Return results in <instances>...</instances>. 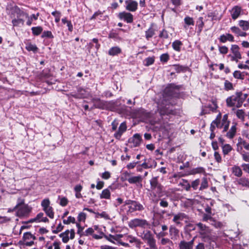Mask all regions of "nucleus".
Here are the masks:
<instances>
[{"mask_svg": "<svg viewBox=\"0 0 249 249\" xmlns=\"http://www.w3.org/2000/svg\"><path fill=\"white\" fill-rule=\"evenodd\" d=\"M241 166L245 172L249 174V163H243Z\"/></svg>", "mask_w": 249, "mask_h": 249, "instance_id": "774afa93", "label": "nucleus"}, {"mask_svg": "<svg viewBox=\"0 0 249 249\" xmlns=\"http://www.w3.org/2000/svg\"><path fill=\"white\" fill-rule=\"evenodd\" d=\"M237 184L246 188H249V180L245 177L240 178L237 180Z\"/></svg>", "mask_w": 249, "mask_h": 249, "instance_id": "a878e982", "label": "nucleus"}, {"mask_svg": "<svg viewBox=\"0 0 249 249\" xmlns=\"http://www.w3.org/2000/svg\"><path fill=\"white\" fill-rule=\"evenodd\" d=\"M182 45V43L178 40H175L172 43L173 48L177 52H180Z\"/></svg>", "mask_w": 249, "mask_h": 249, "instance_id": "f704fd0d", "label": "nucleus"}, {"mask_svg": "<svg viewBox=\"0 0 249 249\" xmlns=\"http://www.w3.org/2000/svg\"><path fill=\"white\" fill-rule=\"evenodd\" d=\"M179 249H193V248L185 241H181L178 245Z\"/></svg>", "mask_w": 249, "mask_h": 249, "instance_id": "4c0bfd02", "label": "nucleus"}, {"mask_svg": "<svg viewBox=\"0 0 249 249\" xmlns=\"http://www.w3.org/2000/svg\"><path fill=\"white\" fill-rule=\"evenodd\" d=\"M224 88L227 90H231L233 89L232 84L229 81L226 80L224 83Z\"/></svg>", "mask_w": 249, "mask_h": 249, "instance_id": "680f3d73", "label": "nucleus"}, {"mask_svg": "<svg viewBox=\"0 0 249 249\" xmlns=\"http://www.w3.org/2000/svg\"><path fill=\"white\" fill-rule=\"evenodd\" d=\"M120 19L124 20L127 23H132L133 21V16L130 13L125 12L120 13L118 15Z\"/></svg>", "mask_w": 249, "mask_h": 249, "instance_id": "4468645a", "label": "nucleus"}, {"mask_svg": "<svg viewBox=\"0 0 249 249\" xmlns=\"http://www.w3.org/2000/svg\"><path fill=\"white\" fill-rule=\"evenodd\" d=\"M142 141L141 136L139 134H134L132 137L129 139V143L131 147H136L139 146Z\"/></svg>", "mask_w": 249, "mask_h": 249, "instance_id": "9b49d317", "label": "nucleus"}, {"mask_svg": "<svg viewBox=\"0 0 249 249\" xmlns=\"http://www.w3.org/2000/svg\"><path fill=\"white\" fill-rule=\"evenodd\" d=\"M104 237L109 242L114 243V241L115 240L114 235H111V234H109L108 235H105Z\"/></svg>", "mask_w": 249, "mask_h": 249, "instance_id": "338daca9", "label": "nucleus"}, {"mask_svg": "<svg viewBox=\"0 0 249 249\" xmlns=\"http://www.w3.org/2000/svg\"><path fill=\"white\" fill-rule=\"evenodd\" d=\"M169 59V55L167 53L162 54L160 56V60L162 62H167Z\"/></svg>", "mask_w": 249, "mask_h": 249, "instance_id": "6e6d98bb", "label": "nucleus"}, {"mask_svg": "<svg viewBox=\"0 0 249 249\" xmlns=\"http://www.w3.org/2000/svg\"><path fill=\"white\" fill-rule=\"evenodd\" d=\"M162 97L157 101L158 110L161 116L173 113L172 108H171L170 100L171 99L172 94L170 89L166 88L163 93L161 95Z\"/></svg>", "mask_w": 249, "mask_h": 249, "instance_id": "f257e3e1", "label": "nucleus"}, {"mask_svg": "<svg viewBox=\"0 0 249 249\" xmlns=\"http://www.w3.org/2000/svg\"><path fill=\"white\" fill-rule=\"evenodd\" d=\"M125 9L131 12H135L138 8V2L133 0H126L125 1Z\"/></svg>", "mask_w": 249, "mask_h": 249, "instance_id": "ddd939ff", "label": "nucleus"}, {"mask_svg": "<svg viewBox=\"0 0 249 249\" xmlns=\"http://www.w3.org/2000/svg\"><path fill=\"white\" fill-rule=\"evenodd\" d=\"M142 180V177L140 175L137 176L129 177L127 180L130 184H136L141 183Z\"/></svg>", "mask_w": 249, "mask_h": 249, "instance_id": "4be33fe9", "label": "nucleus"}, {"mask_svg": "<svg viewBox=\"0 0 249 249\" xmlns=\"http://www.w3.org/2000/svg\"><path fill=\"white\" fill-rule=\"evenodd\" d=\"M150 183L152 190H154L156 188H157L160 191L161 190V186L158 183L157 177L153 178L150 180Z\"/></svg>", "mask_w": 249, "mask_h": 249, "instance_id": "6ab92c4d", "label": "nucleus"}, {"mask_svg": "<svg viewBox=\"0 0 249 249\" xmlns=\"http://www.w3.org/2000/svg\"><path fill=\"white\" fill-rule=\"evenodd\" d=\"M233 76L234 78L237 79H243L244 77V75L239 71H236L233 72Z\"/></svg>", "mask_w": 249, "mask_h": 249, "instance_id": "864d4df0", "label": "nucleus"}, {"mask_svg": "<svg viewBox=\"0 0 249 249\" xmlns=\"http://www.w3.org/2000/svg\"><path fill=\"white\" fill-rule=\"evenodd\" d=\"M184 20L185 23V25H184L185 28H186V26L194 25V20L192 18L187 16L184 18Z\"/></svg>", "mask_w": 249, "mask_h": 249, "instance_id": "a19ab883", "label": "nucleus"}, {"mask_svg": "<svg viewBox=\"0 0 249 249\" xmlns=\"http://www.w3.org/2000/svg\"><path fill=\"white\" fill-rule=\"evenodd\" d=\"M169 233L171 239L176 240L179 236V231L174 227L171 226L169 228Z\"/></svg>", "mask_w": 249, "mask_h": 249, "instance_id": "aec40b11", "label": "nucleus"}, {"mask_svg": "<svg viewBox=\"0 0 249 249\" xmlns=\"http://www.w3.org/2000/svg\"><path fill=\"white\" fill-rule=\"evenodd\" d=\"M128 225L131 229H134L137 227L145 229L149 227L150 224L145 219L137 218L130 220Z\"/></svg>", "mask_w": 249, "mask_h": 249, "instance_id": "6e6552de", "label": "nucleus"}, {"mask_svg": "<svg viewBox=\"0 0 249 249\" xmlns=\"http://www.w3.org/2000/svg\"><path fill=\"white\" fill-rule=\"evenodd\" d=\"M36 219L37 221V222H48L49 219L46 217L44 216V214L43 213H38L36 216Z\"/></svg>", "mask_w": 249, "mask_h": 249, "instance_id": "2f4dec72", "label": "nucleus"}, {"mask_svg": "<svg viewBox=\"0 0 249 249\" xmlns=\"http://www.w3.org/2000/svg\"><path fill=\"white\" fill-rule=\"evenodd\" d=\"M115 241H117L118 242V244L122 245L124 247L129 248L130 247V246L128 243L124 242L122 241V240H120L121 238L124 237V235L122 234H116L114 235Z\"/></svg>", "mask_w": 249, "mask_h": 249, "instance_id": "bb28decb", "label": "nucleus"}, {"mask_svg": "<svg viewBox=\"0 0 249 249\" xmlns=\"http://www.w3.org/2000/svg\"><path fill=\"white\" fill-rule=\"evenodd\" d=\"M69 233L70 231L69 230L66 231L65 232L61 233L59 236L62 238V241L66 243H67L69 240Z\"/></svg>", "mask_w": 249, "mask_h": 249, "instance_id": "58836bf2", "label": "nucleus"}, {"mask_svg": "<svg viewBox=\"0 0 249 249\" xmlns=\"http://www.w3.org/2000/svg\"><path fill=\"white\" fill-rule=\"evenodd\" d=\"M77 218L79 222H84L86 218V214L81 212L78 214Z\"/></svg>", "mask_w": 249, "mask_h": 249, "instance_id": "69168bd1", "label": "nucleus"}, {"mask_svg": "<svg viewBox=\"0 0 249 249\" xmlns=\"http://www.w3.org/2000/svg\"><path fill=\"white\" fill-rule=\"evenodd\" d=\"M155 34V30L151 26L145 31V37L147 40H149Z\"/></svg>", "mask_w": 249, "mask_h": 249, "instance_id": "7c9ffc66", "label": "nucleus"}, {"mask_svg": "<svg viewBox=\"0 0 249 249\" xmlns=\"http://www.w3.org/2000/svg\"><path fill=\"white\" fill-rule=\"evenodd\" d=\"M25 48L28 51H32L34 53L36 52L38 48L35 44H33L30 42H28L26 44Z\"/></svg>", "mask_w": 249, "mask_h": 249, "instance_id": "e433bc0d", "label": "nucleus"}, {"mask_svg": "<svg viewBox=\"0 0 249 249\" xmlns=\"http://www.w3.org/2000/svg\"><path fill=\"white\" fill-rule=\"evenodd\" d=\"M12 23L14 26H18L19 24L23 25L24 20L20 18L14 19L12 20Z\"/></svg>", "mask_w": 249, "mask_h": 249, "instance_id": "5fc2aeb1", "label": "nucleus"}, {"mask_svg": "<svg viewBox=\"0 0 249 249\" xmlns=\"http://www.w3.org/2000/svg\"><path fill=\"white\" fill-rule=\"evenodd\" d=\"M161 244L163 245H173V242L168 238H163L161 240Z\"/></svg>", "mask_w": 249, "mask_h": 249, "instance_id": "052dcab7", "label": "nucleus"}, {"mask_svg": "<svg viewBox=\"0 0 249 249\" xmlns=\"http://www.w3.org/2000/svg\"><path fill=\"white\" fill-rule=\"evenodd\" d=\"M124 239L128 243L130 247L135 246L136 247L139 248L142 244L141 240L130 234H125L124 236Z\"/></svg>", "mask_w": 249, "mask_h": 249, "instance_id": "9d476101", "label": "nucleus"}, {"mask_svg": "<svg viewBox=\"0 0 249 249\" xmlns=\"http://www.w3.org/2000/svg\"><path fill=\"white\" fill-rule=\"evenodd\" d=\"M231 50L233 53L232 56H235L236 58H241V54L239 51V48L238 45H232Z\"/></svg>", "mask_w": 249, "mask_h": 249, "instance_id": "cd10ccee", "label": "nucleus"}, {"mask_svg": "<svg viewBox=\"0 0 249 249\" xmlns=\"http://www.w3.org/2000/svg\"><path fill=\"white\" fill-rule=\"evenodd\" d=\"M243 148L249 151V143L240 139L237 143V151L241 155L243 160L249 162V153L243 150Z\"/></svg>", "mask_w": 249, "mask_h": 249, "instance_id": "20e7f679", "label": "nucleus"}, {"mask_svg": "<svg viewBox=\"0 0 249 249\" xmlns=\"http://www.w3.org/2000/svg\"><path fill=\"white\" fill-rule=\"evenodd\" d=\"M220 120L217 118L212 122L210 126L211 131L214 132V130L215 127L220 128Z\"/></svg>", "mask_w": 249, "mask_h": 249, "instance_id": "473e14b6", "label": "nucleus"}, {"mask_svg": "<svg viewBox=\"0 0 249 249\" xmlns=\"http://www.w3.org/2000/svg\"><path fill=\"white\" fill-rule=\"evenodd\" d=\"M241 12V8L239 6H234L231 11V14L233 19H237L240 16Z\"/></svg>", "mask_w": 249, "mask_h": 249, "instance_id": "f3484780", "label": "nucleus"}, {"mask_svg": "<svg viewBox=\"0 0 249 249\" xmlns=\"http://www.w3.org/2000/svg\"><path fill=\"white\" fill-rule=\"evenodd\" d=\"M126 130V125L124 122L121 123L120 124L118 130L114 134V136L117 139L119 140L122 135Z\"/></svg>", "mask_w": 249, "mask_h": 249, "instance_id": "2eb2a0df", "label": "nucleus"}, {"mask_svg": "<svg viewBox=\"0 0 249 249\" xmlns=\"http://www.w3.org/2000/svg\"><path fill=\"white\" fill-rule=\"evenodd\" d=\"M124 205L128 206L127 210L128 213H132L136 211H142L144 209L143 206L140 202L130 199L126 200L124 202Z\"/></svg>", "mask_w": 249, "mask_h": 249, "instance_id": "0eeeda50", "label": "nucleus"}, {"mask_svg": "<svg viewBox=\"0 0 249 249\" xmlns=\"http://www.w3.org/2000/svg\"><path fill=\"white\" fill-rule=\"evenodd\" d=\"M46 213V214L50 218H53L54 217V212L53 208L51 206L43 210Z\"/></svg>", "mask_w": 249, "mask_h": 249, "instance_id": "37998d69", "label": "nucleus"}, {"mask_svg": "<svg viewBox=\"0 0 249 249\" xmlns=\"http://www.w3.org/2000/svg\"><path fill=\"white\" fill-rule=\"evenodd\" d=\"M33 34L35 36H38L43 31V28L41 26L32 27L31 29Z\"/></svg>", "mask_w": 249, "mask_h": 249, "instance_id": "79ce46f5", "label": "nucleus"}, {"mask_svg": "<svg viewBox=\"0 0 249 249\" xmlns=\"http://www.w3.org/2000/svg\"><path fill=\"white\" fill-rule=\"evenodd\" d=\"M60 242L54 241L52 245L48 248V249H60Z\"/></svg>", "mask_w": 249, "mask_h": 249, "instance_id": "bf43d9fd", "label": "nucleus"}, {"mask_svg": "<svg viewBox=\"0 0 249 249\" xmlns=\"http://www.w3.org/2000/svg\"><path fill=\"white\" fill-rule=\"evenodd\" d=\"M219 39L221 43H225L227 41L233 42L234 41V37L232 35L226 34V35H221Z\"/></svg>", "mask_w": 249, "mask_h": 249, "instance_id": "412c9836", "label": "nucleus"}, {"mask_svg": "<svg viewBox=\"0 0 249 249\" xmlns=\"http://www.w3.org/2000/svg\"><path fill=\"white\" fill-rule=\"evenodd\" d=\"M232 174L237 177H240L242 175V171L241 168L237 165H234L231 168Z\"/></svg>", "mask_w": 249, "mask_h": 249, "instance_id": "c85d7f7f", "label": "nucleus"}, {"mask_svg": "<svg viewBox=\"0 0 249 249\" xmlns=\"http://www.w3.org/2000/svg\"><path fill=\"white\" fill-rule=\"evenodd\" d=\"M186 217V215L185 213H179L174 215L173 221L177 224H178L180 223V221L185 219Z\"/></svg>", "mask_w": 249, "mask_h": 249, "instance_id": "b1692460", "label": "nucleus"}, {"mask_svg": "<svg viewBox=\"0 0 249 249\" xmlns=\"http://www.w3.org/2000/svg\"><path fill=\"white\" fill-rule=\"evenodd\" d=\"M230 122L228 121V115L225 114L223 116L222 122L220 123V128H223V132L227 131L229 126Z\"/></svg>", "mask_w": 249, "mask_h": 249, "instance_id": "dca6fc26", "label": "nucleus"}, {"mask_svg": "<svg viewBox=\"0 0 249 249\" xmlns=\"http://www.w3.org/2000/svg\"><path fill=\"white\" fill-rule=\"evenodd\" d=\"M205 172V169L204 168L202 167H196V168H194L191 170V174L193 175L196 174H200V173H203Z\"/></svg>", "mask_w": 249, "mask_h": 249, "instance_id": "c03bdc74", "label": "nucleus"}, {"mask_svg": "<svg viewBox=\"0 0 249 249\" xmlns=\"http://www.w3.org/2000/svg\"><path fill=\"white\" fill-rule=\"evenodd\" d=\"M41 205L43 208V210L51 207L50 200L48 198L43 199L41 202Z\"/></svg>", "mask_w": 249, "mask_h": 249, "instance_id": "49530a36", "label": "nucleus"}, {"mask_svg": "<svg viewBox=\"0 0 249 249\" xmlns=\"http://www.w3.org/2000/svg\"><path fill=\"white\" fill-rule=\"evenodd\" d=\"M52 15L55 17V22H59L60 19L61 13L59 11H55L52 13Z\"/></svg>", "mask_w": 249, "mask_h": 249, "instance_id": "8fccbe9b", "label": "nucleus"}, {"mask_svg": "<svg viewBox=\"0 0 249 249\" xmlns=\"http://www.w3.org/2000/svg\"><path fill=\"white\" fill-rule=\"evenodd\" d=\"M239 25L243 30L247 31L249 28V22L246 20H241L239 21Z\"/></svg>", "mask_w": 249, "mask_h": 249, "instance_id": "ea45409f", "label": "nucleus"}, {"mask_svg": "<svg viewBox=\"0 0 249 249\" xmlns=\"http://www.w3.org/2000/svg\"><path fill=\"white\" fill-rule=\"evenodd\" d=\"M217 108V106L216 103L214 101L212 102V105H210L208 106L202 107L201 111L200 112V115H203L209 113V111H214Z\"/></svg>", "mask_w": 249, "mask_h": 249, "instance_id": "f8f14e48", "label": "nucleus"}, {"mask_svg": "<svg viewBox=\"0 0 249 249\" xmlns=\"http://www.w3.org/2000/svg\"><path fill=\"white\" fill-rule=\"evenodd\" d=\"M202 238L205 242L213 241L215 236L213 234L212 230L205 225L199 222L196 224Z\"/></svg>", "mask_w": 249, "mask_h": 249, "instance_id": "f03ea898", "label": "nucleus"}, {"mask_svg": "<svg viewBox=\"0 0 249 249\" xmlns=\"http://www.w3.org/2000/svg\"><path fill=\"white\" fill-rule=\"evenodd\" d=\"M200 184V180L199 179H196L195 180L192 181L191 183V187H192L194 190L197 189L198 185Z\"/></svg>", "mask_w": 249, "mask_h": 249, "instance_id": "0e129e2a", "label": "nucleus"}, {"mask_svg": "<svg viewBox=\"0 0 249 249\" xmlns=\"http://www.w3.org/2000/svg\"><path fill=\"white\" fill-rule=\"evenodd\" d=\"M242 96L243 93L241 92H237L235 94L228 97L226 100L227 106L241 107L244 102V98Z\"/></svg>", "mask_w": 249, "mask_h": 249, "instance_id": "7ed1b4c3", "label": "nucleus"}, {"mask_svg": "<svg viewBox=\"0 0 249 249\" xmlns=\"http://www.w3.org/2000/svg\"><path fill=\"white\" fill-rule=\"evenodd\" d=\"M36 238L35 235L30 232H26L23 233L22 238L18 242V244L21 247H32L35 245V240Z\"/></svg>", "mask_w": 249, "mask_h": 249, "instance_id": "39448f33", "label": "nucleus"}, {"mask_svg": "<svg viewBox=\"0 0 249 249\" xmlns=\"http://www.w3.org/2000/svg\"><path fill=\"white\" fill-rule=\"evenodd\" d=\"M208 187V182L207 178H203L202 179V181L200 184V187L199 188V190H203L205 189Z\"/></svg>", "mask_w": 249, "mask_h": 249, "instance_id": "a18cd8bd", "label": "nucleus"}, {"mask_svg": "<svg viewBox=\"0 0 249 249\" xmlns=\"http://www.w3.org/2000/svg\"><path fill=\"white\" fill-rule=\"evenodd\" d=\"M159 37L163 39H167L169 37L168 32L165 29H163L159 34Z\"/></svg>", "mask_w": 249, "mask_h": 249, "instance_id": "09e8293b", "label": "nucleus"}, {"mask_svg": "<svg viewBox=\"0 0 249 249\" xmlns=\"http://www.w3.org/2000/svg\"><path fill=\"white\" fill-rule=\"evenodd\" d=\"M121 48L119 47H113L109 50L108 54L111 56H114L121 53Z\"/></svg>", "mask_w": 249, "mask_h": 249, "instance_id": "c756f323", "label": "nucleus"}, {"mask_svg": "<svg viewBox=\"0 0 249 249\" xmlns=\"http://www.w3.org/2000/svg\"><path fill=\"white\" fill-rule=\"evenodd\" d=\"M109 188H111V187H109L102 191V193L100 195V197L101 199H109L110 198L111 193Z\"/></svg>", "mask_w": 249, "mask_h": 249, "instance_id": "393cba45", "label": "nucleus"}, {"mask_svg": "<svg viewBox=\"0 0 249 249\" xmlns=\"http://www.w3.org/2000/svg\"><path fill=\"white\" fill-rule=\"evenodd\" d=\"M234 113L238 119L242 121L244 120L245 117V113L243 109H241L235 110Z\"/></svg>", "mask_w": 249, "mask_h": 249, "instance_id": "72a5a7b5", "label": "nucleus"}, {"mask_svg": "<svg viewBox=\"0 0 249 249\" xmlns=\"http://www.w3.org/2000/svg\"><path fill=\"white\" fill-rule=\"evenodd\" d=\"M236 124H233L229 131L226 134V137L229 139H232L236 133Z\"/></svg>", "mask_w": 249, "mask_h": 249, "instance_id": "5701e85b", "label": "nucleus"}, {"mask_svg": "<svg viewBox=\"0 0 249 249\" xmlns=\"http://www.w3.org/2000/svg\"><path fill=\"white\" fill-rule=\"evenodd\" d=\"M25 16L26 18H28L26 24L27 25L30 26L32 24V18H34V20L37 19L39 14L38 13L36 15L33 14L30 17H29L27 14H26Z\"/></svg>", "mask_w": 249, "mask_h": 249, "instance_id": "c9c22d12", "label": "nucleus"}, {"mask_svg": "<svg viewBox=\"0 0 249 249\" xmlns=\"http://www.w3.org/2000/svg\"><path fill=\"white\" fill-rule=\"evenodd\" d=\"M154 62V58L153 57H147L144 60L145 65L147 66L152 65L153 64Z\"/></svg>", "mask_w": 249, "mask_h": 249, "instance_id": "13d9d810", "label": "nucleus"}, {"mask_svg": "<svg viewBox=\"0 0 249 249\" xmlns=\"http://www.w3.org/2000/svg\"><path fill=\"white\" fill-rule=\"evenodd\" d=\"M17 209V215L18 216L27 215L31 211V208L24 204V200L19 199L18 204L14 208V210Z\"/></svg>", "mask_w": 249, "mask_h": 249, "instance_id": "423d86ee", "label": "nucleus"}, {"mask_svg": "<svg viewBox=\"0 0 249 249\" xmlns=\"http://www.w3.org/2000/svg\"><path fill=\"white\" fill-rule=\"evenodd\" d=\"M88 95L87 91L82 88L78 89V93L76 94H71V95L75 98H85Z\"/></svg>", "mask_w": 249, "mask_h": 249, "instance_id": "a211bd4d", "label": "nucleus"}, {"mask_svg": "<svg viewBox=\"0 0 249 249\" xmlns=\"http://www.w3.org/2000/svg\"><path fill=\"white\" fill-rule=\"evenodd\" d=\"M94 232V230L92 228H89L87 229L84 232H83V235L85 236H89V235H93V232Z\"/></svg>", "mask_w": 249, "mask_h": 249, "instance_id": "e2e57ef3", "label": "nucleus"}, {"mask_svg": "<svg viewBox=\"0 0 249 249\" xmlns=\"http://www.w3.org/2000/svg\"><path fill=\"white\" fill-rule=\"evenodd\" d=\"M197 26L198 28L199 32H201L204 26V22L203 21V18L199 17L197 21Z\"/></svg>", "mask_w": 249, "mask_h": 249, "instance_id": "3c124183", "label": "nucleus"}, {"mask_svg": "<svg viewBox=\"0 0 249 249\" xmlns=\"http://www.w3.org/2000/svg\"><path fill=\"white\" fill-rule=\"evenodd\" d=\"M232 148L229 144H225L222 147L223 153L224 155H227L231 151Z\"/></svg>", "mask_w": 249, "mask_h": 249, "instance_id": "de8ad7c7", "label": "nucleus"}, {"mask_svg": "<svg viewBox=\"0 0 249 249\" xmlns=\"http://www.w3.org/2000/svg\"><path fill=\"white\" fill-rule=\"evenodd\" d=\"M42 38L47 37L49 38H53V35L52 32L49 31H45L43 32L41 35Z\"/></svg>", "mask_w": 249, "mask_h": 249, "instance_id": "603ef678", "label": "nucleus"}, {"mask_svg": "<svg viewBox=\"0 0 249 249\" xmlns=\"http://www.w3.org/2000/svg\"><path fill=\"white\" fill-rule=\"evenodd\" d=\"M139 236L141 237L143 240L146 242L148 245L156 244V240L154 238V235L150 231H143L139 234Z\"/></svg>", "mask_w": 249, "mask_h": 249, "instance_id": "1a4fd4ad", "label": "nucleus"}, {"mask_svg": "<svg viewBox=\"0 0 249 249\" xmlns=\"http://www.w3.org/2000/svg\"><path fill=\"white\" fill-rule=\"evenodd\" d=\"M59 199H60L59 204L61 206L64 207L68 204V200L66 197H60L59 196Z\"/></svg>", "mask_w": 249, "mask_h": 249, "instance_id": "4d7b16f0", "label": "nucleus"}]
</instances>
